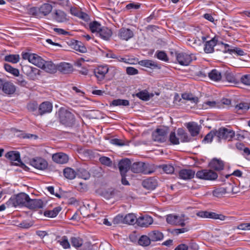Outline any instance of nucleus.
<instances>
[{
  "label": "nucleus",
  "instance_id": "obj_1",
  "mask_svg": "<svg viewBox=\"0 0 250 250\" xmlns=\"http://www.w3.org/2000/svg\"><path fill=\"white\" fill-rule=\"evenodd\" d=\"M60 123L65 126L71 127L75 122L74 115L64 108H61L58 111Z\"/></svg>",
  "mask_w": 250,
  "mask_h": 250
},
{
  "label": "nucleus",
  "instance_id": "obj_2",
  "mask_svg": "<svg viewBox=\"0 0 250 250\" xmlns=\"http://www.w3.org/2000/svg\"><path fill=\"white\" fill-rule=\"evenodd\" d=\"M29 196L28 194L21 192L16 195L11 197L6 202L8 206L17 207L18 206L26 207Z\"/></svg>",
  "mask_w": 250,
  "mask_h": 250
},
{
  "label": "nucleus",
  "instance_id": "obj_3",
  "mask_svg": "<svg viewBox=\"0 0 250 250\" xmlns=\"http://www.w3.org/2000/svg\"><path fill=\"white\" fill-rule=\"evenodd\" d=\"M235 132L230 129L225 127L220 128L216 130V139L220 142L221 140L230 141L234 136Z\"/></svg>",
  "mask_w": 250,
  "mask_h": 250
},
{
  "label": "nucleus",
  "instance_id": "obj_4",
  "mask_svg": "<svg viewBox=\"0 0 250 250\" xmlns=\"http://www.w3.org/2000/svg\"><path fill=\"white\" fill-rule=\"evenodd\" d=\"M22 58L23 60H27L29 62L40 68L43 65L44 60L36 54L24 53L22 54Z\"/></svg>",
  "mask_w": 250,
  "mask_h": 250
},
{
  "label": "nucleus",
  "instance_id": "obj_5",
  "mask_svg": "<svg viewBox=\"0 0 250 250\" xmlns=\"http://www.w3.org/2000/svg\"><path fill=\"white\" fill-rule=\"evenodd\" d=\"M196 177L203 180L213 181L218 177L216 172L211 169H202L198 171L196 174Z\"/></svg>",
  "mask_w": 250,
  "mask_h": 250
},
{
  "label": "nucleus",
  "instance_id": "obj_6",
  "mask_svg": "<svg viewBox=\"0 0 250 250\" xmlns=\"http://www.w3.org/2000/svg\"><path fill=\"white\" fill-rule=\"evenodd\" d=\"M176 57L178 63L184 66L188 65L193 60L196 59L193 54H188L184 52L176 53Z\"/></svg>",
  "mask_w": 250,
  "mask_h": 250
},
{
  "label": "nucleus",
  "instance_id": "obj_7",
  "mask_svg": "<svg viewBox=\"0 0 250 250\" xmlns=\"http://www.w3.org/2000/svg\"><path fill=\"white\" fill-rule=\"evenodd\" d=\"M130 169L132 172L136 173H143L145 174H149L152 171L148 168V165L141 162H135L131 165Z\"/></svg>",
  "mask_w": 250,
  "mask_h": 250
},
{
  "label": "nucleus",
  "instance_id": "obj_8",
  "mask_svg": "<svg viewBox=\"0 0 250 250\" xmlns=\"http://www.w3.org/2000/svg\"><path fill=\"white\" fill-rule=\"evenodd\" d=\"M166 221L168 224L171 225L182 227L185 226L184 216L169 214L166 216Z\"/></svg>",
  "mask_w": 250,
  "mask_h": 250
},
{
  "label": "nucleus",
  "instance_id": "obj_9",
  "mask_svg": "<svg viewBox=\"0 0 250 250\" xmlns=\"http://www.w3.org/2000/svg\"><path fill=\"white\" fill-rule=\"evenodd\" d=\"M167 131L164 128H158L152 133L154 141L159 143L165 142L167 139Z\"/></svg>",
  "mask_w": 250,
  "mask_h": 250
},
{
  "label": "nucleus",
  "instance_id": "obj_10",
  "mask_svg": "<svg viewBox=\"0 0 250 250\" xmlns=\"http://www.w3.org/2000/svg\"><path fill=\"white\" fill-rule=\"evenodd\" d=\"M30 164L39 170H44L48 167L47 162L45 159L41 157H36L30 160Z\"/></svg>",
  "mask_w": 250,
  "mask_h": 250
},
{
  "label": "nucleus",
  "instance_id": "obj_11",
  "mask_svg": "<svg viewBox=\"0 0 250 250\" xmlns=\"http://www.w3.org/2000/svg\"><path fill=\"white\" fill-rule=\"evenodd\" d=\"M109 71L107 65H101L97 67L94 70V74L98 81L103 80Z\"/></svg>",
  "mask_w": 250,
  "mask_h": 250
},
{
  "label": "nucleus",
  "instance_id": "obj_12",
  "mask_svg": "<svg viewBox=\"0 0 250 250\" xmlns=\"http://www.w3.org/2000/svg\"><path fill=\"white\" fill-rule=\"evenodd\" d=\"M22 72L25 74L29 79L34 80L36 76L39 74V70L35 67L28 65H24L22 66Z\"/></svg>",
  "mask_w": 250,
  "mask_h": 250
},
{
  "label": "nucleus",
  "instance_id": "obj_13",
  "mask_svg": "<svg viewBox=\"0 0 250 250\" xmlns=\"http://www.w3.org/2000/svg\"><path fill=\"white\" fill-rule=\"evenodd\" d=\"M199 248L198 245L191 240L190 242L179 245L174 250H198Z\"/></svg>",
  "mask_w": 250,
  "mask_h": 250
},
{
  "label": "nucleus",
  "instance_id": "obj_14",
  "mask_svg": "<svg viewBox=\"0 0 250 250\" xmlns=\"http://www.w3.org/2000/svg\"><path fill=\"white\" fill-rule=\"evenodd\" d=\"M52 19L58 22H65L68 21L66 14L61 10H55L52 13Z\"/></svg>",
  "mask_w": 250,
  "mask_h": 250
},
{
  "label": "nucleus",
  "instance_id": "obj_15",
  "mask_svg": "<svg viewBox=\"0 0 250 250\" xmlns=\"http://www.w3.org/2000/svg\"><path fill=\"white\" fill-rule=\"evenodd\" d=\"M5 157L11 161H16L17 163H13V165L20 166L23 165L20 158V153L18 151H11L5 154Z\"/></svg>",
  "mask_w": 250,
  "mask_h": 250
},
{
  "label": "nucleus",
  "instance_id": "obj_16",
  "mask_svg": "<svg viewBox=\"0 0 250 250\" xmlns=\"http://www.w3.org/2000/svg\"><path fill=\"white\" fill-rule=\"evenodd\" d=\"M43 206L44 203L42 200L40 199H31L30 198L26 205V207L30 209L41 208Z\"/></svg>",
  "mask_w": 250,
  "mask_h": 250
},
{
  "label": "nucleus",
  "instance_id": "obj_17",
  "mask_svg": "<svg viewBox=\"0 0 250 250\" xmlns=\"http://www.w3.org/2000/svg\"><path fill=\"white\" fill-rule=\"evenodd\" d=\"M121 174H126L131 167V161L129 159L125 158L121 160L118 164Z\"/></svg>",
  "mask_w": 250,
  "mask_h": 250
},
{
  "label": "nucleus",
  "instance_id": "obj_18",
  "mask_svg": "<svg viewBox=\"0 0 250 250\" xmlns=\"http://www.w3.org/2000/svg\"><path fill=\"white\" fill-rule=\"evenodd\" d=\"M52 104L48 101L42 103L39 106V114L42 115L43 114L50 113L52 110Z\"/></svg>",
  "mask_w": 250,
  "mask_h": 250
},
{
  "label": "nucleus",
  "instance_id": "obj_19",
  "mask_svg": "<svg viewBox=\"0 0 250 250\" xmlns=\"http://www.w3.org/2000/svg\"><path fill=\"white\" fill-rule=\"evenodd\" d=\"M152 217L148 215H145L139 217L136 220L138 226L142 227H147L153 223Z\"/></svg>",
  "mask_w": 250,
  "mask_h": 250
},
{
  "label": "nucleus",
  "instance_id": "obj_20",
  "mask_svg": "<svg viewBox=\"0 0 250 250\" xmlns=\"http://www.w3.org/2000/svg\"><path fill=\"white\" fill-rule=\"evenodd\" d=\"M134 34L132 30L128 28H122L119 30V37L125 41H128L133 37Z\"/></svg>",
  "mask_w": 250,
  "mask_h": 250
},
{
  "label": "nucleus",
  "instance_id": "obj_21",
  "mask_svg": "<svg viewBox=\"0 0 250 250\" xmlns=\"http://www.w3.org/2000/svg\"><path fill=\"white\" fill-rule=\"evenodd\" d=\"M52 160L57 163L64 164L67 163L69 158L68 155L62 152H59L54 154L52 155Z\"/></svg>",
  "mask_w": 250,
  "mask_h": 250
},
{
  "label": "nucleus",
  "instance_id": "obj_22",
  "mask_svg": "<svg viewBox=\"0 0 250 250\" xmlns=\"http://www.w3.org/2000/svg\"><path fill=\"white\" fill-rule=\"evenodd\" d=\"M195 174V171L191 169H183L179 171V176L182 179L187 180L193 178Z\"/></svg>",
  "mask_w": 250,
  "mask_h": 250
},
{
  "label": "nucleus",
  "instance_id": "obj_23",
  "mask_svg": "<svg viewBox=\"0 0 250 250\" xmlns=\"http://www.w3.org/2000/svg\"><path fill=\"white\" fill-rule=\"evenodd\" d=\"M42 67L41 68L50 73H54L57 70L58 65H56L51 61H45L44 60Z\"/></svg>",
  "mask_w": 250,
  "mask_h": 250
},
{
  "label": "nucleus",
  "instance_id": "obj_24",
  "mask_svg": "<svg viewBox=\"0 0 250 250\" xmlns=\"http://www.w3.org/2000/svg\"><path fill=\"white\" fill-rule=\"evenodd\" d=\"M57 70L62 73L68 74L73 71V68L70 63L63 62L58 65Z\"/></svg>",
  "mask_w": 250,
  "mask_h": 250
},
{
  "label": "nucleus",
  "instance_id": "obj_25",
  "mask_svg": "<svg viewBox=\"0 0 250 250\" xmlns=\"http://www.w3.org/2000/svg\"><path fill=\"white\" fill-rule=\"evenodd\" d=\"M217 40L213 38L208 41L205 42L204 50L206 53H211L214 51V47L216 45Z\"/></svg>",
  "mask_w": 250,
  "mask_h": 250
},
{
  "label": "nucleus",
  "instance_id": "obj_26",
  "mask_svg": "<svg viewBox=\"0 0 250 250\" xmlns=\"http://www.w3.org/2000/svg\"><path fill=\"white\" fill-rule=\"evenodd\" d=\"M1 89L4 93L8 95L13 94L16 89L15 85L12 82L8 81H4Z\"/></svg>",
  "mask_w": 250,
  "mask_h": 250
},
{
  "label": "nucleus",
  "instance_id": "obj_27",
  "mask_svg": "<svg viewBox=\"0 0 250 250\" xmlns=\"http://www.w3.org/2000/svg\"><path fill=\"white\" fill-rule=\"evenodd\" d=\"M209 165L210 168L217 171L223 170L224 167L223 161L216 158L213 159L209 163Z\"/></svg>",
  "mask_w": 250,
  "mask_h": 250
},
{
  "label": "nucleus",
  "instance_id": "obj_28",
  "mask_svg": "<svg viewBox=\"0 0 250 250\" xmlns=\"http://www.w3.org/2000/svg\"><path fill=\"white\" fill-rule=\"evenodd\" d=\"M249 108V104L246 102H241L235 106L234 110L238 114H242L247 112Z\"/></svg>",
  "mask_w": 250,
  "mask_h": 250
},
{
  "label": "nucleus",
  "instance_id": "obj_29",
  "mask_svg": "<svg viewBox=\"0 0 250 250\" xmlns=\"http://www.w3.org/2000/svg\"><path fill=\"white\" fill-rule=\"evenodd\" d=\"M142 184L143 187L147 189H154L157 185L156 180L152 178L145 180Z\"/></svg>",
  "mask_w": 250,
  "mask_h": 250
},
{
  "label": "nucleus",
  "instance_id": "obj_30",
  "mask_svg": "<svg viewBox=\"0 0 250 250\" xmlns=\"http://www.w3.org/2000/svg\"><path fill=\"white\" fill-rule=\"evenodd\" d=\"M98 34L102 39L108 40L111 37L112 32L110 29L107 27L102 26Z\"/></svg>",
  "mask_w": 250,
  "mask_h": 250
},
{
  "label": "nucleus",
  "instance_id": "obj_31",
  "mask_svg": "<svg viewBox=\"0 0 250 250\" xmlns=\"http://www.w3.org/2000/svg\"><path fill=\"white\" fill-rule=\"evenodd\" d=\"M230 192V191L229 187H219L213 190L212 191V194L214 196L217 197H221L226 193H229Z\"/></svg>",
  "mask_w": 250,
  "mask_h": 250
},
{
  "label": "nucleus",
  "instance_id": "obj_32",
  "mask_svg": "<svg viewBox=\"0 0 250 250\" xmlns=\"http://www.w3.org/2000/svg\"><path fill=\"white\" fill-rule=\"evenodd\" d=\"M208 76L212 81L218 82L222 78V74L220 71L216 69H213L208 73Z\"/></svg>",
  "mask_w": 250,
  "mask_h": 250
},
{
  "label": "nucleus",
  "instance_id": "obj_33",
  "mask_svg": "<svg viewBox=\"0 0 250 250\" xmlns=\"http://www.w3.org/2000/svg\"><path fill=\"white\" fill-rule=\"evenodd\" d=\"M148 235L149 236L152 241H160L164 238L163 233L158 230L151 231L148 233Z\"/></svg>",
  "mask_w": 250,
  "mask_h": 250
},
{
  "label": "nucleus",
  "instance_id": "obj_34",
  "mask_svg": "<svg viewBox=\"0 0 250 250\" xmlns=\"http://www.w3.org/2000/svg\"><path fill=\"white\" fill-rule=\"evenodd\" d=\"M187 127L192 136H196L199 133L200 128L197 124L189 123Z\"/></svg>",
  "mask_w": 250,
  "mask_h": 250
},
{
  "label": "nucleus",
  "instance_id": "obj_35",
  "mask_svg": "<svg viewBox=\"0 0 250 250\" xmlns=\"http://www.w3.org/2000/svg\"><path fill=\"white\" fill-rule=\"evenodd\" d=\"M52 5L49 3H44L39 7L40 15L46 16L48 15L52 10Z\"/></svg>",
  "mask_w": 250,
  "mask_h": 250
},
{
  "label": "nucleus",
  "instance_id": "obj_36",
  "mask_svg": "<svg viewBox=\"0 0 250 250\" xmlns=\"http://www.w3.org/2000/svg\"><path fill=\"white\" fill-rule=\"evenodd\" d=\"M77 175L79 178L84 180H87L90 177V174L89 172L82 167H80L77 169L76 176Z\"/></svg>",
  "mask_w": 250,
  "mask_h": 250
},
{
  "label": "nucleus",
  "instance_id": "obj_37",
  "mask_svg": "<svg viewBox=\"0 0 250 250\" xmlns=\"http://www.w3.org/2000/svg\"><path fill=\"white\" fill-rule=\"evenodd\" d=\"M139 65L150 68L158 67L157 64L152 60H141L138 62Z\"/></svg>",
  "mask_w": 250,
  "mask_h": 250
},
{
  "label": "nucleus",
  "instance_id": "obj_38",
  "mask_svg": "<svg viewBox=\"0 0 250 250\" xmlns=\"http://www.w3.org/2000/svg\"><path fill=\"white\" fill-rule=\"evenodd\" d=\"M63 175L68 179H73L76 176V171L70 167H66L63 170Z\"/></svg>",
  "mask_w": 250,
  "mask_h": 250
},
{
  "label": "nucleus",
  "instance_id": "obj_39",
  "mask_svg": "<svg viewBox=\"0 0 250 250\" xmlns=\"http://www.w3.org/2000/svg\"><path fill=\"white\" fill-rule=\"evenodd\" d=\"M61 209L60 207H57L52 210H46L44 212V215L50 218L55 217L58 214Z\"/></svg>",
  "mask_w": 250,
  "mask_h": 250
},
{
  "label": "nucleus",
  "instance_id": "obj_40",
  "mask_svg": "<svg viewBox=\"0 0 250 250\" xmlns=\"http://www.w3.org/2000/svg\"><path fill=\"white\" fill-rule=\"evenodd\" d=\"M102 27V25L97 21L90 22L89 24V28L92 33H98Z\"/></svg>",
  "mask_w": 250,
  "mask_h": 250
},
{
  "label": "nucleus",
  "instance_id": "obj_41",
  "mask_svg": "<svg viewBox=\"0 0 250 250\" xmlns=\"http://www.w3.org/2000/svg\"><path fill=\"white\" fill-rule=\"evenodd\" d=\"M73 48L81 53H85L87 51V49L81 42L78 41H75V42L73 44Z\"/></svg>",
  "mask_w": 250,
  "mask_h": 250
},
{
  "label": "nucleus",
  "instance_id": "obj_42",
  "mask_svg": "<svg viewBox=\"0 0 250 250\" xmlns=\"http://www.w3.org/2000/svg\"><path fill=\"white\" fill-rule=\"evenodd\" d=\"M227 217L221 214H217L213 212L207 211V218H211L213 219H219L224 221Z\"/></svg>",
  "mask_w": 250,
  "mask_h": 250
},
{
  "label": "nucleus",
  "instance_id": "obj_43",
  "mask_svg": "<svg viewBox=\"0 0 250 250\" xmlns=\"http://www.w3.org/2000/svg\"><path fill=\"white\" fill-rule=\"evenodd\" d=\"M70 241L72 246L76 249L80 248L83 244V240L79 237H72Z\"/></svg>",
  "mask_w": 250,
  "mask_h": 250
},
{
  "label": "nucleus",
  "instance_id": "obj_44",
  "mask_svg": "<svg viewBox=\"0 0 250 250\" xmlns=\"http://www.w3.org/2000/svg\"><path fill=\"white\" fill-rule=\"evenodd\" d=\"M152 241L149 236L142 235L140 237L138 240V243L142 246H147L150 245V242Z\"/></svg>",
  "mask_w": 250,
  "mask_h": 250
},
{
  "label": "nucleus",
  "instance_id": "obj_45",
  "mask_svg": "<svg viewBox=\"0 0 250 250\" xmlns=\"http://www.w3.org/2000/svg\"><path fill=\"white\" fill-rule=\"evenodd\" d=\"M124 224L132 225L135 221H136V216L133 213H129L124 216Z\"/></svg>",
  "mask_w": 250,
  "mask_h": 250
},
{
  "label": "nucleus",
  "instance_id": "obj_46",
  "mask_svg": "<svg viewBox=\"0 0 250 250\" xmlns=\"http://www.w3.org/2000/svg\"><path fill=\"white\" fill-rule=\"evenodd\" d=\"M4 60L13 63H16L19 62L20 56L18 54L6 55L4 57Z\"/></svg>",
  "mask_w": 250,
  "mask_h": 250
},
{
  "label": "nucleus",
  "instance_id": "obj_47",
  "mask_svg": "<svg viewBox=\"0 0 250 250\" xmlns=\"http://www.w3.org/2000/svg\"><path fill=\"white\" fill-rule=\"evenodd\" d=\"M167 174H172L174 171V168L171 165L164 164L159 166Z\"/></svg>",
  "mask_w": 250,
  "mask_h": 250
},
{
  "label": "nucleus",
  "instance_id": "obj_48",
  "mask_svg": "<svg viewBox=\"0 0 250 250\" xmlns=\"http://www.w3.org/2000/svg\"><path fill=\"white\" fill-rule=\"evenodd\" d=\"M155 56H156L159 60L162 61L167 62L169 61L168 57L165 51H157Z\"/></svg>",
  "mask_w": 250,
  "mask_h": 250
},
{
  "label": "nucleus",
  "instance_id": "obj_49",
  "mask_svg": "<svg viewBox=\"0 0 250 250\" xmlns=\"http://www.w3.org/2000/svg\"><path fill=\"white\" fill-rule=\"evenodd\" d=\"M4 67L7 72H8L15 76H19V71L18 69L12 67L10 64L6 63L4 65Z\"/></svg>",
  "mask_w": 250,
  "mask_h": 250
},
{
  "label": "nucleus",
  "instance_id": "obj_50",
  "mask_svg": "<svg viewBox=\"0 0 250 250\" xmlns=\"http://www.w3.org/2000/svg\"><path fill=\"white\" fill-rule=\"evenodd\" d=\"M182 97L183 99L190 101L193 103H197L198 101V98L193 96L191 93H184L182 94Z\"/></svg>",
  "mask_w": 250,
  "mask_h": 250
},
{
  "label": "nucleus",
  "instance_id": "obj_51",
  "mask_svg": "<svg viewBox=\"0 0 250 250\" xmlns=\"http://www.w3.org/2000/svg\"><path fill=\"white\" fill-rule=\"evenodd\" d=\"M129 102L127 100H122V99H116L114 100L112 102V105L113 106H119V105H124V106H127L129 105Z\"/></svg>",
  "mask_w": 250,
  "mask_h": 250
},
{
  "label": "nucleus",
  "instance_id": "obj_52",
  "mask_svg": "<svg viewBox=\"0 0 250 250\" xmlns=\"http://www.w3.org/2000/svg\"><path fill=\"white\" fill-rule=\"evenodd\" d=\"M178 135L180 136L181 142H188L190 141V139L189 138L187 133L184 132L183 129H179L178 130Z\"/></svg>",
  "mask_w": 250,
  "mask_h": 250
},
{
  "label": "nucleus",
  "instance_id": "obj_53",
  "mask_svg": "<svg viewBox=\"0 0 250 250\" xmlns=\"http://www.w3.org/2000/svg\"><path fill=\"white\" fill-rule=\"evenodd\" d=\"M100 162L103 165L111 167L112 165V162L110 158L106 156H102L99 158Z\"/></svg>",
  "mask_w": 250,
  "mask_h": 250
},
{
  "label": "nucleus",
  "instance_id": "obj_54",
  "mask_svg": "<svg viewBox=\"0 0 250 250\" xmlns=\"http://www.w3.org/2000/svg\"><path fill=\"white\" fill-rule=\"evenodd\" d=\"M214 137L216 138V130L215 131H211L209 133H208L203 139V142L205 143H208L212 142V139Z\"/></svg>",
  "mask_w": 250,
  "mask_h": 250
},
{
  "label": "nucleus",
  "instance_id": "obj_55",
  "mask_svg": "<svg viewBox=\"0 0 250 250\" xmlns=\"http://www.w3.org/2000/svg\"><path fill=\"white\" fill-rule=\"evenodd\" d=\"M60 244L62 246L63 249H66L70 248V244L68 242L67 236H63L59 240Z\"/></svg>",
  "mask_w": 250,
  "mask_h": 250
},
{
  "label": "nucleus",
  "instance_id": "obj_56",
  "mask_svg": "<svg viewBox=\"0 0 250 250\" xmlns=\"http://www.w3.org/2000/svg\"><path fill=\"white\" fill-rule=\"evenodd\" d=\"M230 54H236L239 56H244L246 54L245 52L241 48L235 47L234 49H228L227 51Z\"/></svg>",
  "mask_w": 250,
  "mask_h": 250
},
{
  "label": "nucleus",
  "instance_id": "obj_57",
  "mask_svg": "<svg viewBox=\"0 0 250 250\" xmlns=\"http://www.w3.org/2000/svg\"><path fill=\"white\" fill-rule=\"evenodd\" d=\"M136 97L143 101H148L149 99V95L147 91H142L136 94Z\"/></svg>",
  "mask_w": 250,
  "mask_h": 250
},
{
  "label": "nucleus",
  "instance_id": "obj_58",
  "mask_svg": "<svg viewBox=\"0 0 250 250\" xmlns=\"http://www.w3.org/2000/svg\"><path fill=\"white\" fill-rule=\"evenodd\" d=\"M169 140L173 145H179V139L176 136L174 132H171L169 135Z\"/></svg>",
  "mask_w": 250,
  "mask_h": 250
},
{
  "label": "nucleus",
  "instance_id": "obj_59",
  "mask_svg": "<svg viewBox=\"0 0 250 250\" xmlns=\"http://www.w3.org/2000/svg\"><path fill=\"white\" fill-rule=\"evenodd\" d=\"M124 216L123 215H117L113 220L114 224H124Z\"/></svg>",
  "mask_w": 250,
  "mask_h": 250
},
{
  "label": "nucleus",
  "instance_id": "obj_60",
  "mask_svg": "<svg viewBox=\"0 0 250 250\" xmlns=\"http://www.w3.org/2000/svg\"><path fill=\"white\" fill-rule=\"evenodd\" d=\"M28 110L31 112L36 111L37 109H39L38 104L36 102H33L29 103L27 105Z\"/></svg>",
  "mask_w": 250,
  "mask_h": 250
},
{
  "label": "nucleus",
  "instance_id": "obj_61",
  "mask_svg": "<svg viewBox=\"0 0 250 250\" xmlns=\"http://www.w3.org/2000/svg\"><path fill=\"white\" fill-rule=\"evenodd\" d=\"M140 6L141 4L139 3L131 2L126 5V8L128 10L138 9Z\"/></svg>",
  "mask_w": 250,
  "mask_h": 250
},
{
  "label": "nucleus",
  "instance_id": "obj_62",
  "mask_svg": "<svg viewBox=\"0 0 250 250\" xmlns=\"http://www.w3.org/2000/svg\"><path fill=\"white\" fill-rule=\"evenodd\" d=\"M241 82L244 84L250 85V75H245L242 76Z\"/></svg>",
  "mask_w": 250,
  "mask_h": 250
},
{
  "label": "nucleus",
  "instance_id": "obj_63",
  "mask_svg": "<svg viewBox=\"0 0 250 250\" xmlns=\"http://www.w3.org/2000/svg\"><path fill=\"white\" fill-rule=\"evenodd\" d=\"M110 142L111 144L118 146H123L125 145V144L122 140L117 138L110 140Z\"/></svg>",
  "mask_w": 250,
  "mask_h": 250
},
{
  "label": "nucleus",
  "instance_id": "obj_64",
  "mask_svg": "<svg viewBox=\"0 0 250 250\" xmlns=\"http://www.w3.org/2000/svg\"><path fill=\"white\" fill-rule=\"evenodd\" d=\"M126 72L128 75H134L138 73V70L133 67H127L126 69Z\"/></svg>",
  "mask_w": 250,
  "mask_h": 250
}]
</instances>
